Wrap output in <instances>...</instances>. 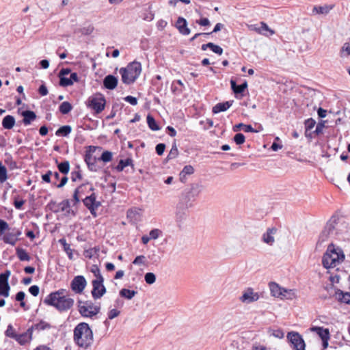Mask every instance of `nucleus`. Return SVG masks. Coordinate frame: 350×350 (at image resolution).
<instances>
[{
	"mask_svg": "<svg viewBox=\"0 0 350 350\" xmlns=\"http://www.w3.org/2000/svg\"><path fill=\"white\" fill-rule=\"evenodd\" d=\"M175 27L182 35L187 36L191 33L190 29L187 27V20L182 16L178 18Z\"/></svg>",
	"mask_w": 350,
	"mask_h": 350,
	"instance_id": "obj_15",
	"label": "nucleus"
},
{
	"mask_svg": "<svg viewBox=\"0 0 350 350\" xmlns=\"http://www.w3.org/2000/svg\"><path fill=\"white\" fill-rule=\"evenodd\" d=\"M255 30L258 32L259 33H261L262 35H265V36H268L265 31H269V34L271 36L273 34H274V31H273L272 29H271L268 25L264 23V22H261L260 23V27H258V28H255Z\"/></svg>",
	"mask_w": 350,
	"mask_h": 350,
	"instance_id": "obj_36",
	"label": "nucleus"
},
{
	"mask_svg": "<svg viewBox=\"0 0 350 350\" xmlns=\"http://www.w3.org/2000/svg\"><path fill=\"white\" fill-rule=\"evenodd\" d=\"M72 131V127L70 125L60 126L55 132L57 136H68Z\"/></svg>",
	"mask_w": 350,
	"mask_h": 350,
	"instance_id": "obj_33",
	"label": "nucleus"
},
{
	"mask_svg": "<svg viewBox=\"0 0 350 350\" xmlns=\"http://www.w3.org/2000/svg\"><path fill=\"white\" fill-rule=\"evenodd\" d=\"M72 109V106L68 101H64L62 103L59 107V111L64 115L68 114Z\"/></svg>",
	"mask_w": 350,
	"mask_h": 350,
	"instance_id": "obj_41",
	"label": "nucleus"
},
{
	"mask_svg": "<svg viewBox=\"0 0 350 350\" xmlns=\"http://www.w3.org/2000/svg\"><path fill=\"white\" fill-rule=\"evenodd\" d=\"M142 72V65L139 62L134 61L129 63L126 67L121 68L120 73L124 83L130 85L133 83Z\"/></svg>",
	"mask_w": 350,
	"mask_h": 350,
	"instance_id": "obj_4",
	"label": "nucleus"
},
{
	"mask_svg": "<svg viewBox=\"0 0 350 350\" xmlns=\"http://www.w3.org/2000/svg\"><path fill=\"white\" fill-rule=\"evenodd\" d=\"M97 160L98 159H96V157H93L90 153L85 154L84 161L90 171L96 172L98 170V166L96 165Z\"/></svg>",
	"mask_w": 350,
	"mask_h": 350,
	"instance_id": "obj_20",
	"label": "nucleus"
},
{
	"mask_svg": "<svg viewBox=\"0 0 350 350\" xmlns=\"http://www.w3.org/2000/svg\"><path fill=\"white\" fill-rule=\"evenodd\" d=\"M33 327L38 331H41L50 329L51 325L47 322L40 321L39 323H36Z\"/></svg>",
	"mask_w": 350,
	"mask_h": 350,
	"instance_id": "obj_45",
	"label": "nucleus"
},
{
	"mask_svg": "<svg viewBox=\"0 0 350 350\" xmlns=\"http://www.w3.org/2000/svg\"><path fill=\"white\" fill-rule=\"evenodd\" d=\"M231 89L235 94H242L247 88V82L245 81L242 84L237 85L233 79L230 80Z\"/></svg>",
	"mask_w": 350,
	"mask_h": 350,
	"instance_id": "obj_23",
	"label": "nucleus"
},
{
	"mask_svg": "<svg viewBox=\"0 0 350 350\" xmlns=\"http://www.w3.org/2000/svg\"><path fill=\"white\" fill-rule=\"evenodd\" d=\"M73 340L79 347L85 349L93 343V332L87 323H79L74 329Z\"/></svg>",
	"mask_w": 350,
	"mask_h": 350,
	"instance_id": "obj_2",
	"label": "nucleus"
},
{
	"mask_svg": "<svg viewBox=\"0 0 350 350\" xmlns=\"http://www.w3.org/2000/svg\"><path fill=\"white\" fill-rule=\"evenodd\" d=\"M325 121H321L320 122H319L316 126V129L314 131V133L316 134V135H319L321 133H322L323 132V127L325 126Z\"/></svg>",
	"mask_w": 350,
	"mask_h": 350,
	"instance_id": "obj_62",
	"label": "nucleus"
},
{
	"mask_svg": "<svg viewBox=\"0 0 350 350\" xmlns=\"http://www.w3.org/2000/svg\"><path fill=\"white\" fill-rule=\"evenodd\" d=\"M162 234V231L159 229L154 228L150 231L149 237L150 239H157Z\"/></svg>",
	"mask_w": 350,
	"mask_h": 350,
	"instance_id": "obj_53",
	"label": "nucleus"
},
{
	"mask_svg": "<svg viewBox=\"0 0 350 350\" xmlns=\"http://www.w3.org/2000/svg\"><path fill=\"white\" fill-rule=\"evenodd\" d=\"M287 340L293 350H306V343L302 336L297 332H289L286 336Z\"/></svg>",
	"mask_w": 350,
	"mask_h": 350,
	"instance_id": "obj_8",
	"label": "nucleus"
},
{
	"mask_svg": "<svg viewBox=\"0 0 350 350\" xmlns=\"http://www.w3.org/2000/svg\"><path fill=\"white\" fill-rule=\"evenodd\" d=\"M83 204L90 211L93 217H96V210L101 205L100 202L96 200V196L94 193L85 197L83 200Z\"/></svg>",
	"mask_w": 350,
	"mask_h": 350,
	"instance_id": "obj_10",
	"label": "nucleus"
},
{
	"mask_svg": "<svg viewBox=\"0 0 350 350\" xmlns=\"http://www.w3.org/2000/svg\"><path fill=\"white\" fill-rule=\"evenodd\" d=\"M145 282L148 284H152L156 281V275L152 272L146 273L144 275Z\"/></svg>",
	"mask_w": 350,
	"mask_h": 350,
	"instance_id": "obj_49",
	"label": "nucleus"
},
{
	"mask_svg": "<svg viewBox=\"0 0 350 350\" xmlns=\"http://www.w3.org/2000/svg\"><path fill=\"white\" fill-rule=\"evenodd\" d=\"M120 314V312L116 309H111L108 312V319H113Z\"/></svg>",
	"mask_w": 350,
	"mask_h": 350,
	"instance_id": "obj_63",
	"label": "nucleus"
},
{
	"mask_svg": "<svg viewBox=\"0 0 350 350\" xmlns=\"http://www.w3.org/2000/svg\"><path fill=\"white\" fill-rule=\"evenodd\" d=\"M311 330L316 332L321 340L330 338L329 331L327 328H323V327H313Z\"/></svg>",
	"mask_w": 350,
	"mask_h": 350,
	"instance_id": "obj_26",
	"label": "nucleus"
},
{
	"mask_svg": "<svg viewBox=\"0 0 350 350\" xmlns=\"http://www.w3.org/2000/svg\"><path fill=\"white\" fill-rule=\"evenodd\" d=\"M59 243L62 245L63 249H64V252L66 253V254L68 255V258L70 260H72L73 259V254H72L73 250L70 248V245L66 242V240L64 238L60 239L59 240Z\"/></svg>",
	"mask_w": 350,
	"mask_h": 350,
	"instance_id": "obj_31",
	"label": "nucleus"
},
{
	"mask_svg": "<svg viewBox=\"0 0 350 350\" xmlns=\"http://www.w3.org/2000/svg\"><path fill=\"white\" fill-rule=\"evenodd\" d=\"M113 154L109 150H105L98 159V161H101L104 163H108L112 160Z\"/></svg>",
	"mask_w": 350,
	"mask_h": 350,
	"instance_id": "obj_42",
	"label": "nucleus"
},
{
	"mask_svg": "<svg viewBox=\"0 0 350 350\" xmlns=\"http://www.w3.org/2000/svg\"><path fill=\"white\" fill-rule=\"evenodd\" d=\"M55 163H57V168L59 172L62 174L66 175L70 170V163L68 161H64L61 163H58L57 159L55 160Z\"/></svg>",
	"mask_w": 350,
	"mask_h": 350,
	"instance_id": "obj_32",
	"label": "nucleus"
},
{
	"mask_svg": "<svg viewBox=\"0 0 350 350\" xmlns=\"http://www.w3.org/2000/svg\"><path fill=\"white\" fill-rule=\"evenodd\" d=\"M29 291L33 296L36 297L39 294V286L37 285H33L29 287Z\"/></svg>",
	"mask_w": 350,
	"mask_h": 350,
	"instance_id": "obj_64",
	"label": "nucleus"
},
{
	"mask_svg": "<svg viewBox=\"0 0 350 350\" xmlns=\"http://www.w3.org/2000/svg\"><path fill=\"white\" fill-rule=\"evenodd\" d=\"M7 230H9L8 224L5 220L0 219V234H3Z\"/></svg>",
	"mask_w": 350,
	"mask_h": 350,
	"instance_id": "obj_58",
	"label": "nucleus"
},
{
	"mask_svg": "<svg viewBox=\"0 0 350 350\" xmlns=\"http://www.w3.org/2000/svg\"><path fill=\"white\" fill-rule=\"evenodd\" d=\"M334 8L333 5H324L323 6L315 5L312 8L313 14H327Z\"/></svg>",
	"mask_w": 350,
	"mask_h": 350,
	"instance_id": "obj_25",
	"label": "nucleus"
},
{
	"mask_svg": "<svg viewBox=\"0 0 350 350\" xmlns=\"http://www.w3.org/2000/svg\"><path fill=\"white\" fill-rule=\"evenodd\" d=\"M89 185H90L89 183L82 184L75 190L74 193H73V199L72 200V201L73 202V206L77 204L78 202H79V194L83 191V187H85L86 186H88Z\"/></svg>",
	"mask_w": 350,
	"mask_h": 350,
	"instance_id": "obj_39",
	"label": "nucleus"
},
{
	"mask_svg": "<svg viewBox=\"0 0 350 350\" xmlns=\"http://www.w3.org/2000/svg\"><path fill=\"white\" fill-rule=\"evenodd\" d=\"M118 83V78L112 75H107L103 81L105 88L110 90H114L117 87Z\"/></svg>",
	"mask_w": 350,
	"mask_h": 350,
	"instance_id": "obj_18",
	"label": "nucleus"
},
{
	"mask_svg": "<svg viewBox=\"0 0 350 350\" xmlns=\"http://www.w3.org/2000/svg\"><path fill=\"white\" fill-rule=\"evenodd\" d=\"M15 118L11 115L5 116L2 120V126L5 129H11L15 124Z\"/></svg>",
	"mask_w": 350,
	"mask_h": 350,
	"instance_id": "obj_27",
	"label": "nucleus"
},
{
	"mask_svg": "<svg viewBox=\"0 0 350 350\" xmlns=\"http://www.w3.org/2000/svg\"><path fill=\"white\" fill-rule=\"evenodd\" d=\"M91 271L96 277V279L94 280L93 281L104 282V278L100 273V269L98 267L97 265H93Z\"/></svg>",
	"mask_w": 350,
	"mask_h": 350,
	"instance_id": "obj_43",
	"label": "nucleus"
},
{
	"mask_svg": "<svg viewBox=\"0 0 350 350\" xmlns=\"http://www.w3.org/2000/svg\"><path fill=\"white\" fill-rule=\"evenodd\" d=\"M186 175H191L194 172V168L191 165H185L181 171Z\"/></svg>",
	"mask_w": 350,
	"mask_h": 350,
	"instance_id": "obj_60",
	"label": "nucleus"
},
{
	"mask_svg": "<svg viewBox=\"0 0 350 350\" xmlns=\"http://www.w3.org/2000/svg\"><path fill=\"white\" fill-rule=\"evenodd\" d=\"M304 124H305V128H306V132H305L306 136L307 137L312 138L311 133H308V131H310L312 129L314 128V126L316 124V121L313 118H308L305 120Z\"/></svg>",
	"mask_w": 350,
	"mask_h": 350,
	"instance_id": "obj_35",
	"label": "nucleus"
},
{
	"mask_svg": "<svg viewBox=\"0 0 350 350\" xmlns=\"http://www.w3.org/2000/svg\"><path fill=\"white\" fill-rule=\"evenodd\" d=\"M127 166H131L133 167V159L131 158H127L126 159H120L118 164L116 166V170L118 172H122L124 167Z\"/></svg>",
	"mask_w": 350,
	"mask_h": 350,
	"instance_id": "obj_28",
	"label": "nucleus"
},
{
	"mask_svg": "<svg viewBox=\"0 0 350 350\" xmlns=\"http://www.w3.org/2000/svg\"><path fill=\"white\" fill-rule=\"evenodd\" d=\"M243 129L245 132L256 133L257 132L250 124H245L243 123H239L233 126V131L234 132L238 131L239 129Z\"/></svg>",
	"mask_w": 350,
	"mask_h": 350,
	"instance_id": "obj_34",
	"label": "nucleus"
},
{
	"mask_svg": "<svg viewBox=\"0 0 350 350\" xmlns=\"http://www.w3.org/2000/svg\"><path fill=\"white\" fill-rule=\"evenodd\" d=\"M189 206H185L182 204V202L179 200V202L176 206V217L177 221H182L187 217V210L189 208Z\"/></svg>",
	"mask_w": 350,
	"mask_h": 350,
	"instance_id": "obj_17",
	"label": "nucleus"
},
{
	"mask_svg": "<svg viewBox=\"0 0 350 350\" xmlns=\"http://www.w3.org/2000/svg\"><path fill=\"white\" fill-rule=\"evenodd\" d=\"M81 178L82 175L79 170L71 172V179L73 182H75L77 180H81Z\"/></svg>",
	"mask_w": 350,
	"mask_h": 350,
	"instance_id": "obj_61",
	"label": "nucleus"
},
{
	"mask_svg": "<svg viewBox=\"0 0 350 350\" xmlns=\"http://www.w3.org/2000/svg\"><path fill=\"white\" fill-rule=\"evenodd\" d=\"M344 259L345 254L342 249L331 243L323 256L322 264L325 269L332 268L342 262Z\"/></svg>",
	"mask_w": 350,
	"mask_h": 350,
	"instance_id": "obj_3",
	"label": "nucleus"
},
{
	"mask_svg": "<svg viewBox=\"0 0 350 350\" xmlns=\"http://www.w3.org/2000/svg\"><path fill=\"white\" fill-rule=\"evenodd\" d=\"M338 301L350 305V293H344L341 290H338L336 293Z\"/></svg>",
	"mask_w": 350,
	"mask_h": 350,
	"instance_id": "obj_29",
	"label": "nucleus"
},
{
	"mask_svg": "<svg viewBox=\"0 0 350 350\" xmlns=\"http://www.w3.org/2000/svg\"><path fill=\"white\" fill-rule=\"evenodd\" d=\"M16 254L21 261H29L31 260L29 254L23 248L16 247Z\"/></svg>",
	"mask_w": 350,
	"mask_h": 350,
	"instance_id": "obj_30",
	"label": "nucleus"
},
{
	"mask_svg": "<svg viewBox=\"0 0 350 350\" xmlns=\"http://www.w3.org/2000/svg\"><path fill=\"white\" fill-rule=\"evenodd\" d=\"M346 53V56L350 55V44L349 42H345L340 49V54L342 56L344 53Z\"/></svg>",
	"mask_w": 350,
	"mask_h": 350,
	"instance_id": "obj_56",
	"label": "nucleus"
},
{
	"mask_svg": "<svg viewBox=\"0 0 350 350\" xmlns=\"http://www.w3.org/2000/svg\"><path fill=\"white\" fill-rule=\"evenodd\" d=\"M18 240L19 239L14 237L12 232H8L3 237V241L5 243L10 244L12 246L15 245Z\"/></svg>",
	"mask_w": 350,
	"mask_h": 350,
	"instance_id": "obj_37",
	"label": "nucleus"
},
{
	"mask_svg": "<svg viewBox=\"0 0 350 350\" xmlns=\"http://www.w3.org/2000/svg\"><path fill=\"white\" fill-rule=\"evenodd\" d=\"M106 100L102 94H96L88 98L87 106L94 111V114L100 113L105 107Z\"/></svg>",
	"mask_w": 350,
	"mask_h": 350,
	"instance_id": "obj_7",
	"label": "nucleus"
},
{
	"mask_svg": "<svg viewBox=\"0 0 350 350\" xmlns=\"http://www.w3.org/2000/svg\"><path fill=\"white\" fill-rule=\"evenodd\" d=\"M259 297V294L254 292L252 288L249 287L243 292L239 300L244 304H251L257 301Z\"/></svg>",
	"mask_w": 350,
	"mask_h": 350,
	"instance_id": "obj_13",
	"label": "nucleus"
},
{
	"mask_svg": "<svg viewBox=\"0 0 350 350\" xmlns=\"http://www.w3.org/2000/svg\"><path fill=\"white\" fill-rule=\"evenodd\" d=\"M276 232H277L276 228H275V227L269 228L267 230L266 232H265L262 234V241L264 243H265L269 245H272L275 242V239H274L273 235L276 233Z\"/></svg>",
	"mask_w": 350,
	"mask_h": 350,
	"instance_id": "obj_19",
	"label": "nucleus"
},
{
	"mask_svg": "<svg viewBox=\"0 0 350 350\" xmlns=\"http://www.w3.org/2000/svg\"><path fill=\"white\" fill-rule=\"evenodd\" d=\"M66 290L64 288L52 292L45 297L44 303L55 307L60 312L67 311L73 307L75 301L72 298L66 297Z\"/></svg>",
	"mask_w": 350,
	"mask_h": 350,
	"instance_id": "obj_1",
	"label": "nucleus"
},
{
	"mask_svg": "<svg viewBox=\"0 0 350 350\" xmlns=\"http://www.w3.org/2000/svg\"><path fill=\"white\" fill-rule=\"evenodd\" d=\"M232 103L233 100L219 103L213 107L212 111L213 113H218L219 112L225 111L230 108Z\"/></svg>",
	"mask_w": 350,
	"mask_h": 350,
	"instance_id": "obj_24",
	"label": "nucleus"
},
{
	"mask_svg": "<svg viewBox=\"0 0 350 350\" xmlns=\"http://www.w3.org/2000/svg\"><path fill=\"white\" fill-rule=\"evenodd\" d=\"M5 336H8V337H10L11 338H14V337H16V332L14 331V329L13 328V327L11 325H9L8 326V328L5 331Z\"/></svg>",
	"mask_w": 350,
	"mask_h": 350,
	"instance_id": "obj_54",
	"label": "nucleus"
},
{
	"mask_svg": "<svg viewBox=\"0 0 350 350\" xmlns=\"http://www.w3.org/2000/svg\"><path fill=\"white\" fill-rule=\"evenodd\" d=\"M78 308L80 314L83 317L92 318L100 312V306H95L91 301H78Z\"/></svg>",
	"mask_w": 350,
	"mask_h": 350,
	"instance_id": "obj_6",
	"label": "nucleus"
},
{
	"mask_svg": "<svg viewBox=\"0 0 350 350\" xmlns=\"http://www.w3.org/2000/svg\"><path fill=\"white\" fill-rule=\"evenodd\" d=\"M33 328V327H31V329H29L26 332L22 334H16V337H14V339H15L19 344L25 345L31 340V329Z\"/></svg>",
	"mask_w": 350,
	"mask_h": 350,
	"instance_id": "obj_22",
	"label": "nucleus"
},
{
	"mask_svg": "<svg viewBox=\"0 0 350 350\" xmlns=\"http://www.w3.org/2000/svg\"><path fill=\"white\" fill-rule=\"evenodd\" d=\"M269 286L272 296L281 298L286 297L287 290L280 287L277 283L271 282L269 284Z\"/></svg>",
	"mask_w": 350,
	"mask_h": 350,
	"instance_id": "obj_16",
	"label": "nucleus"
},
{
	"mask_svg": "<svg viewBox=\"0 0 350 350\" xmlns=\"http://www.w3.org/2000/svg\"><path fill=\"white\" fill-rule=\"evenodd\" d=\"M10 275L9 270L5 271L0 274V296L7 297L9 296L10 286L8 283V278Z\"/></svg>",
	"mask_w": 350,
	"mask_h": 350,
	"instance_id": "obj_12",
	"label": "nucleus"
},
{
	"mask_svg": "<svg viewBox=\"0 0 350 350\" xmlns=\"http://www.w3.org/2000/svg\"><path fill=\"white\" fill-rule=\"evenodd\" d=\"M147 124L148 125V127L152 130V131H159L160 129V127L159 126V125L157 124L155 119L154 118V117L152 116H151L150 114H148L147 116Z\"/></svg>",
	"mask_w": 350,
	"mask_h": 350,
	"instance_id": "obj_40",
	"label": "nucleus"
},
{
	"mask_svg": "<svg viewBox=\"0 0 350 350\" xmlns=\"http://www.w3.org/2000/svg\"><path fill=\"white\" fill-rule=\"evenodd\" d=\"M59 204H57L54 200H51L46 205V208L51 211L57 213L60 211Z\"/></svg>",
	"mask_w": 350,
	"mask_h": 350,
	"instance_id": "obj_44",
	"label": "nucleus"
},
{
	"mask_svg": "<svg viewBox=\"0 0 350 350\" xmlns=\"http://www.w3.org/2000/svg\"><path fill=\"white\" fill-rule=\"evenodd\" d=\"M92 295L94 299H100L106 293V288L103 285V282L92 281Z\"/></svg>",
	"mask_w": 350,
	"mask_h": 350,
	"instance_id": "obj_14",
	"label": "nucleus"
},
{
	"mask_svg": "<svg viewBox=\"0 0 350 350\" xmlns=\"http://www.w3.org/2000/svg\"><path fill=\"white\" fill-rule=\"evenodd\" d=\"M338 218L337 217H332L327 222L323 230L319 235V241H325L336 230V225L338 224Z\"/></svg>",
	"mask_w": 350,
	"mask_h": 350,
	"instance_id": "obj_9",
	"label": "nucleus"
},
{
	"mask_svg": "<svg viewBox=\"0 0 350 350\" xmlns=\"http://www.w3.org/2000/svg\"><path fill=\"white\" fill-rule=\"evenodd\" d=\"M59 84L62 87H68L72 85V81L70 79V77L68 78L66 77H59Z\"/></svg>",
	"mask_w": 350,
	"mask_h": 350,
	"instance_id": "obj_50",
	"label": "nucleus"
},
{
	"mask_svg": "<svg viewBox=\"0 0 350 350\" xmlns=\"http://www.w3.org/2000/svg\"><path fill=\"white\" fill-rule=\"evenodd\" d=\"M165 149V144L163 143L158 144L155 147L156 152L158 155L161 156L163 154Z\"/></svg>",
	"mask_w": 350,
	"mask_h": 350,
	"instance_id": "obj_57",
	"label": "nucleus"
},
{
	"mask_svg": "<svg viewBox=\"0 0 350 350\" xmlns=\"http://www.w3.org/2000/svg\"><path fill=\"white\" fill-rule=\"evenodd\" d=\"M203 190V185L199 183L191 184L190 189L187 191L182 193L180 201L185 206H193V202Z\"/></svg>",
	"mask_w": 350,
	"mask_h": 350,
	"instance_id": "obj_5",
	"label": "nucleus"
},
{
	"mask_svg": "<svg viewBox=\"0 0 350 350\" xmlns=\"http://www.w3.org/2000/svg\"><path fill=\"white\" fill-rule=\"evenodd\" d=\"M178 154V150L176 146V142H174L172 146V148L167 157V159L168 160L176 158Z\"/></svg>",
	"mask_w": 350,
	"mask_h": 350,
	"instance_id": "obj_46",
	"label": "nucleus"
},
{
	"mask_svg": "<svg viewBox=\"0 0 350 350\" xmlns=\"http://www.w3.org/2000/svg\"><path fill=\"white\" fill-rule=\"evenodd\" d=\"M137 293V291L127 288H122L120 291V295L127 299H131Z\"/></svg>",
	"mask_w": 350,
	"mask_h": 350,
	"instance_id": "obj_38",
	"label": "nucleus"
},
{
	"mask_svg": "<svg viewBox=\"0 0 350 350\" xmlns=\"http://www.w3.org/2000/svg\"><path fill=\"white\" fill-rule=\"evenodd\" d=\"M210 49L216 54L221 55L223 53V49L214 43L211 42Z\"/></svg>",
	"mask_w": 350,
	"mask_h": 350,
	"instance_id": "obj_55",
	"label": "nucleus"
},
{
	"mask_svg": "<svg viewBox=\"0 0 350 350\" xmlns=\"http://www.w3.org/2000/svg\"><path fill=\"white\" fill-rule=\"evenodd\" d=\"M86 286L87 281L83 275L75 276L70 282V288L76 294L82 293Z\"/></svg>",
	"mask_w": 350,
	"mask_h": 350,
	"instance_id": "obj_11",
	"label": "nucleus"
},
{
	"mask_svg": "<svg viewBox=\"0 0 350 350\" xmlns=\"http://www.w3.org/2000/svg\"><path fill=\"white\" fill-rule=\"evenodd\" d=\"M7 178V169L0 161V183H4Z\"/></svg>",
	"mask_w": 350,
	"mask_h": 350,
	"instance_id": "obj_48",
	"label": "nucleus"
},
{
	"mask_svg": "<svg viewBox=\"0 0 350 350\" xmlns=\"http://www.w3.org/2000/svg\"><path fill=\"white\" fill-rule=\"evenodd\" d=\"M5 163L8 166L10 170H14L17 168V163L15 161L12 159V156H9L5 159Z\"/></svg>",
	"mask_w": 350,
	"mask_h": 350,
	"instance_id": "obj_52",
	"label": "nucleus"
},
{
	"mask_svg": "<svg viewBox=\"0 0 350 350\" xmlns=\"http://www.w3.org/2000/svg\"><path fill=\"white\" fill-rule=\"evenodd\" d=\"M60 206V211H66L68 213H70V201L68 199L63 200L59 203Z\"/></svg>",
	"mask_w": 350,
	"mask_h": 350,
	"instance_id": "obj_47",
	"label": "nucleus"
},
{
	"mask_svg": "<svg viewBox=\"0 0 350 350\" xmlns=\"http://www.w3.org/2000/svg\"><path fill=\"white\" fill-rule=\"evenodd\" d=\"M21 115L23 117L22 122L25 125L30 124L37 117L36 113L31 110L23 111Z\"/></svg>",
	"mask_w": 350,
	"mask_h": 350,
	"instance_id": "obj_21",
	"label": "nucleus"
},
{
	"mask_svg": "<svg viewBox=\"0 0 350 350\" xmlns=\"http://www.w3.org/2000/svg\"><path fill=\"white\" fill-rule=\"evenodd\" d=\"M146 257L143 255L137 256L135 257L133 263L134 265H144L145 264Z\"/></svg>",
	"mask_w": 350,
	"mask_h": 350,
	"instance_id": "obj_59",
	"label": "nucleus"
},
{
	"mask_svg": "<svg viewBox=\"0 0 350 350\" xmlns=\"http://www.w3.org/2000/svg\"><path fill=\"white\" fill-rule=\"evenodd\" d=\"M234 142L237 145H241L245 142V137L241 133H237L233 137Z\"/></svg>",
	"mask_w": 350,
	"mask_h": 350,
	"instance_id": "obj_51",
	"label": "nucleus"
}]
</instances>
